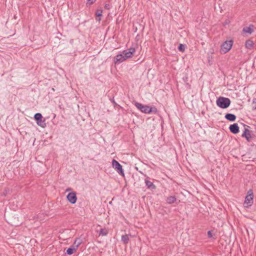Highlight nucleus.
Returning <instances> with one entry per match:
<instances>
[{
    "mask_svg": "<svg viewBox=\"0 0 256 256\" xmlns=\"http://www.w3.org/2000/svg\"><path fill=\"white\" fill-rule=\"evenodd\" d=\"M178 49L180 51L184 52V46L182 44H180L178 47Z\"/></svg>",
    "mask_w": 256,
    "mask_h": 256,
    "instance_id": "nucleus-21",
    "label": "nucleus"
},
{
    "mask_svg": "<svg viewBox=\"0 0 256 256\" xmlns=\"http://www.w3.org/2000/svg\"><path fill=\"white\" fill-rule=\"evenodd\" d=\"M82 243V240L80 239V238H77L74 240V245L72 246L76 248V249L78 248V247L80 245V244Z\"/></svg>",
    "mask_w": 256,
    "mask_h": 256,
    "instance_id": "nucleus-17",
    "label": "nucleus"
},
{
    "mask_svg": "<svg viewBox=\"0 0 256 256\" xmlns=\"http://www.w3.org/2000/svg\"><path fill=\"white\" fill-rule=\"evenodd\" d=\"M114 58H115V60H114L115 64H120V63L123 62L125 60H126L124 57V54H117L115 56Z\"/></svg>",
    "mask_w": 256,
    "mask_h": 256,
    "instance_id": "nucleus-11",
    "label": "nucleus"
},
{
    "mask_svg": "<svg viewBox=\"0 0 256 256\" xmlns=\"http://www.w3.org/2000/svg\"><path fill=\"white\" fill-rule=\"evenodd\" d=\"M134 106H136V108L140 110L144 114H150V112H156V108H154V110L152 108L146 105H144L140 103H139L138 102H134Z\"/></svg>",
    "mask_w": 256,
    "mask_h": 256,
    "instance_id": "nucleus-1",
    "label": "nucleus"
},
{
    "mask_svg": "<svg viewBox=\"0 0 256 256\" xmlns=\"http://www.w3.org/2000/svg\"><path fill=\"white\" fill-rule=\"evenodd\" d=\"M98 232V230H97ZM108 230L107 228H100L98 231L99 236H106L108 234Z\"/></svg>",
    "mask_w": 256,
    "mask_h": 256,
    "instance_id": "nucleus-16",
    "label": "nucleus"
},
{
    "mask_svg": "<svg viewBox=\"0 0 256 256\" xmlns=\"http://www.w3.org/2000/svg\"><path fill=\"white\" fill-rule=\"evenodd\" d=\"M128 50L130 51V53H132V55L135 52L136 49L134 47H131L130 48L128 49Z\"/></svg>",
    "mask_w": 256,
    "mask_h": 256,
    "instance_id": "nucleus-24",
    "label": "nucleus"
},
{
    "mask_svg": "<svg viewBox=\"0 0 256 256\" xmlns=\"http://www.w3.org/2000/svg\"><path fill=\"white\" fill-rule=\"evenodd\" d=\"M112 166L118 174L122 176H124L122 166L118 161L115 160H113L112 161Z\"/></svg>",
    "mask_w": 256,
    "mask_h": 256,
    "instance_id": "nucleus-6",
    "label": "nucleus"
},
{
    "mask_svg": "<svg viewBox=\"0 0 256 256\" xmlns=\"http://www.w3.org/2000/svg\"><path fill=\"white\" fill-rule=\"evenodd\" d=\"M104 8L106 10H110V6L108 4H106L104 5Z\"/></svg>",
    "mask_w": 256,
    "mask_h": 256,
    "instance_id": "nucleus-25",
    "label": "nucleus"
},
{
    "mask_svg": "<svg viewBox=\"0 0 256 256\" xmlns=\"http://www.w3.org/2000/svg\"><path fill=\"white\" fill-rule=\"evenodd\" d=\"M76 250V248L73 246L68 248L66 250V254L68 255H71L73 254Z\"/></svg>",
    "mask_w": 256,
    "mask_h": 256,
    "instance_id": "nucleus-18",
    "label": "nucleus"
},
{
    "mask_svg": "<svg viewBox=\"0 0 256 256\" xmlns=\"http://www.w3.org/2000/svg\"><path fill=\"white\" fill-rule=\"evenodd\" d=\"M122 241L125 244H127L129 241L128 236L127 234L122 236Z\"/></svg>",
    "mask_w": 256,
    "mask_h": 256,
    "instance_id": "nucleus-20",
    "label": "nucleus"
},
{
    "mask_svg": "<svg viewBox=\"0 0 256 256\" xmlns=\"http://www.w3.org/2000/svg\"><path fill=\"white\" fill-rule=\"evenodd\" d=\"M149 178H147L145 179L144 182L147 188L151 190H154L156 188V186L153 184L152 182L149 180Z\"/></svg>",
    "mask_w": 256,
    "mask_h": 256,
    "instance_id": "nucleus-10",
    "label": "nucleus"
},
{
    "mask_svg": "<svg viewBox=\"0 0 256 256\" xmlns=\"http://www.w3.org/2000/svg\"><path fill=\"white\" fill-rule=\"evenodd\" d=\"M230 130L231 132L234 134H236L238 133L240 130L239 127L238 126V124L234 123L232 124H231L229 126Z\"/></svg>",
    "mask_w": 256,
    "mask_h": 256,
    "instance_id": "nucleus-9",
    "label": "nucleus"
},
{
    "mask_svg": "<svg viewBox=\"0 0 256 256\" xmlns=\"http://www.w3.org/2000/svg\"><path fill=\"white\" fill-rule=\"evenodd\" d=\"M34 118L35 120L36 121V124L38 126H41L42 128H45L46 126V120L44 119L42 120V116L40 113H36L34 114Z\"/></svg>",
    "mask_w": 256,
    "mask_h": 256,
    "instance_id": "nucleus-5",
    "label": "nucleus"
},
{
    "mask_svg": "<svg viewBox=\"0 0 256 256\" xmlns=\"http://www.w3.org/2000/svg\"><path fill=\"white\" fill-rule=\"evenodd\" d=\"M112 102L114 104H116V103L115 102L114 100H112Z\"/></svg>",
    "mask_w": 256,
    "mask_h": 256,
    "instance_id": "nucleus-28",
    "label": "nucleus"
},
{
    "mask_svg": "<svg viewBox=\"0 0 256 256\" xmlns=\"http://www.w3.org/2000/svg\"><path fill=\"white\" fill-rule=\"evenodd\" d=\"M208 236L209 238H212V233L211 231H210V230H209V231L208 232Z\"/></svg>",
    "mask_w": 256,
    "mask_h": 256,
    "instance_id": "nucleus-26",
    "label": "nucleus"
},
{
    "mask_svg": "<svg viewBox=\"0 0 256 256\" xmlns=\"http://www.w3.org/2000/svg\"><path fill=\"white\" fill-rule=\"evenodd\" d=\"M230 98L222 96L219 97L216 101L217 106L222 108H226L230 106Z\"/></svg>",
    "mask_w": 256,
    "mask_h": 256,
    "instance_id": "nucleus-2",
    "label": "nucleus"
},
{
    "mask_svg": "<svg viewBox=\"0 0 256 256\" xmlns=\"http://www.w3.org/2000/svg\"><path fill=\"white\" fill-rule=\"evenodd\" d=\"M122 54H124L126 60L128 58L132 57V53H130V52L128 50H124Z\"/></svg>",
    "mask_w": 256,
    "mask_h": 256,
    "instance_id": "nucleus-19",
    "label": "nucleus"
},
{
    "mask_svg": "<svg viewBox=\"0 0 256 256\" xmlns=\"http://www.w3.org/2000/svg\"><path fill=\"white\" fill-rule=\"evenodd\" d=\"M224 117L227 120L231 122H234L236 120V116L232 114H226Z\"/></svg>",
    "mask_w": 256,
    "mask_h": 256,
    "instance_id": "nucleus-13",
    "label": "nucleus"
},
{
    "mask_svg": "<svg viewBox=\"0 0 256 256\" xmlns=\"http://www.w3.org/2000/svg\"><path fill=\"white\" fill-rule=\"evenodd\" d=\"M88 1L90 2V4H92L96 1V0H88Z\"/></svg>",
    "mask_w": 256,
    "mask_h": 256,
    "instance_id": "nucleus-27",
    "label": "nucleus"
},
{
    "mask_svg": "<svg viewBox=\"0 0 256 256\" xmlns=\"http://www.w3.org/2000/svg\"><path fill=\"white\" fill-rule=\"evenodd\" d=\"M96 14L97 16H100L102 15V10H98L96 11Z\"/></svg>",
    "mask_w": 256,
    "mask_h": 256,
    "instance_id": "nucleus-22",
    "label": "nucleus"
},
{
    "mask_svg": "<svg viewBox=\"0 0 256 256\" xmlns=\"http://www.w3.org/2000/svg\"><path fill=\"white\" fill-rule=\"evenodd\" d=\"M100 18H98V20L100 21Z\"/></svg>",
    "mask_w": 256,
    "mask_h": 256,
    "instance_id": "nucleus-30",
    "label": "nucleus"
},
{
    "mask_svg": "<svg viewBox=\"0 0 256 256\" xmlns=\"http://www.w3.org/2000/svg\"><path fill=\"white\" fill-rule=\"evenodd\" d=\"M254 26L251 24L249 26L244 28L242 30L245 32L251 34L254 32Z\"/></svg>",
    "mask_w": 256,
    "mask_h": 256,
    "instance_id": "nucleus-14",
    "label": "nucleus"
},
{
    "mask_svg": "<svg viewBox=\"0 0 256 256\" xmlns=\"http://www.w3.org/2000/svg\"><path fill=\"white\" fill-rule=\"evenodd\" d=\"M254 42L251 40H248L246 41L245 46L246 48L248 49H252L254 46Z\"/></svg>",
    "mask_w": 256,
    "mask_h": 256,
    "instance_id": "nucleus-15",
    "label": "nucleus"
},
{
    "mask_svg": "<svg viewBox=\"0 0 256 256\" xmlns=\"http://www.w3.org/2000/svg\"><path fill=\"white\" fill-rule=\"evenodd\" d=\"M233 42L230 40H226L221 46L220 52L221 54H226L232 48V46Z\"/></svg>",
    "mask_w": 256,
    "mask_h": 256,
    "instance_id": "nucleus-4",
    "label": "nucleus"
},
{
    "mask_svg": "<svg viewBox=\"0 0 256 256\" xmlns=\"http://www.w3.org/2000/svg\"><path fill=\"white\" fill-rule=\"evenodd\" d=\"M246 127H248V128H249V126H248L244 125V127H246Z\"/></svg>",
    "mask_w": 256,
    "mask_h": 256,
    "instance_id": "nucleus-29",
    "label": "nucleus"
},
{
    "mask_svg": "<svg viewBox=\"0 0 256 256\" xmlns=\"http://www.w3.org/2000/svg\"><path fill=\"white\" fill-rule=\"evenodd\" d=\"M166 201L168 204H172L176 201V198L174 196H170L166 198Z\"/></svg>",
    "mask_w": 256,
    "mask_h": 256,
    "instance_id": "nucleus-12",
    "label": "nucleus"
},
{
    "mask_svg": "<svg viewBox=\"0 0 256 256\" xmlns=\"http://www.w3.org/2000/svg\"><path fill=\"white\" fill-rule=\"evenodd\" d=\"M66 198L68 202L72 204H75L77 200L76 194L74 192L69 193L67 195Z\"/></svg>",
    "mask_w": 256,
    "mask_h": 256,
    "instance_id": "nucleus-8",
    "label": "nucleus"
},
{
    "mask_svg": "<svg viewBox=\"0 0 256 256\" xmlns=\"http://www.w3.org/2000/svg\"><path fill=\"white\" fill-rule=\"evenodd\" d=\"M253 192L252 190L250 189L248 191V194L245 198L244 202V206L246 208H249L253 204Z\"/></svg>",
    "mask_w": 256,
    "mask_h": 256,
    "instance_id": "nucleus-3",
    "label": "nucleus"
},
{
    "mask_svg": "<svg viewBox=\"0 0 256 256\" xmlns=\"http://www.w3.org/2000/svg\"><path fill=\"white\" fill-rule=\"evenodd\" d=\"M242 137L244 138L247 141L250 142L253 139V136L251 134L248 128H245L244 130L242 135Z\"/></svg>",
    "mask_w": 256,
    "mask_h": 256,
    "instance_id": "nucleus-7",
    "label": "nucleus"
},
{
    "mask_svg": "<svg viewBox=\"0 0 256 256\" xmlns=\"http://www.w3.org/2000/svg\"><path fill=\"white\" fill-rule=\"evenodd\" d=\"M9 190L8 188H6L4 191L1 194L2 196H6Z\"/></svg>",
    "mask_w": 256,
    "mask_h": 256,
    "instance_id": "nucleus-23",
    "label": "nucleus"
},
{
    "mask_svg": "<svg viewBox=\"0 0 256 256\" xmlns=\"http://www.w3.org/2000/svg\"><path fill=\"white\" fill-rule=\"evenodd\" d=\"M255 108L256 109V108Z\"/></svg>",
    "mask_w": 256,
    "mask_h": 256,
    "instance_id": "nucleus-31",
    "label": "nucleus"
}]
</instances>
